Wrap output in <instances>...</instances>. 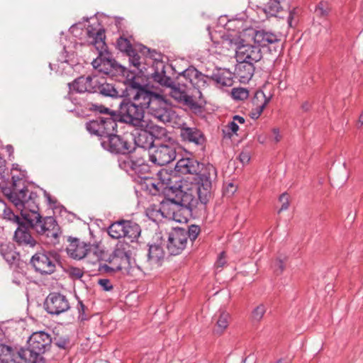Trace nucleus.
<instances>
[{
    "label": "nucleus",
    "mask_w": 363,
    "mask_h": 363,
    "mask_svg": "<svg viewBox=\"0 0 363 363\" xmlns=\"http://www.w3.org/2000/svg\"><path fill=\"white\" fill-rule=\"evenodd\" d=\"M217 170L213 164H208L203 171L199 174L198 179L190 187L179 185L174 189L172 197H168L161 202L160 211L164 216L163 211L169 209L172 211V219L177 222H182L177 218V213L175 208L185 211L187 214H191L197 208H204L205 205L211 197L213 182L216 179ZM168 217V216H164Z\"/></svg>",
    "instance_id": "1"
},
{
    "label": "nucleus",
    "mask_w": 363,
    "mask_h": 363,
    "mask_svg": "<svg viewBox=\"0 0 363 363\" xmlns=\"http://www.w3.org/2000/svg\"><path fill=\"white\" fill-rule=\"evenodd\" d=\"M125 86V95L118 109L112 112L111 118L116 123L121 122L142 128L145 123L144 116L147 105V86L136 82L134 78L128 80Z\"/></svg>",
    "instance_id": "2"
},
{
    "label": "nucleus",
    "mask_w": 363,
    "mask_h": 363,
    "mask_svg": "<svg viewBox=\"0 0 363 363\" xmlns=\"http://www.w3.org/2000/svg\"><path fill=\"white\" fill-rule=\"evenodd\" d=\"M89 133L100 138L101 147L116 155H128L135 150L133 135L129 133L123 135L113 133L117 123L111 118L93 119L86 123Z\"/></svg>",
    "instance_id": "3"
},
{
    "label": "nucleus",
    "mask_w": 363,
    "mask_h": 363,
    "mask_svg": "<svg viewBox=\"0 0 363 363\" xmlns=\"http://www.w3.org/2000/svg\"><path fill=\"white\" fill-rule=\"evenodd\" d=\"M25 174H13L9 186H2L3 193L21 211L23 220L28 221L39 215L38 197L33 191H28L25 186Z\"/></svg>",
    "instance_id": "4"
},
{
    "label": "nucleus",
    "mask_w": 363,
    "mask_h": 363,
    "mask_svg": "<svg viewBox=\"0 0 363 363\" xmlns=\"http://www.w3.org/2000/svg\"><path fill=\"white\" fill-rule=\"evenodd\" d=\"M152 78L154 82L160 85L170 87V96L180 104L195 111L201 108V106L194 100L193 96L187 94L184 86H180L179 84L175 86L173 79L167 76L165 65L162 62L156 63L155 72L152 74Z\"/></svg>",
    "instance_id": "5"
},
{
    "label": "nucleus",
    "mask_w": 363,
    "mask_h": 363,
    "mask_svg": "<svg viewBox=\"0 0 363 363\" xmlns=\"http://www.w3.org/2000/svg\"><path fill=\"white\" fill-rule=\"evenodd\" d=\"M52 342L50 335L44 332L33 333L28 340V347L21 348L26 363H45L43 354L50 349Z\"/></svg>",
    "instance_id": "6"
},
{
    "label": "nucleus",
    "mask_w": 363,
    "mask_h": 363,
    "mask_svg": "<svg viewBox=\"0 0 363 363\" xmlns=\"http://www.w3.org/2000/svg\"><path fill=\"white\" fill-rule=\"evenodd\" d=\"M147 109L149 114L162 123H169L174 127L178 123L176 122L177 115L176 112L169 106L167 101L160 94H157L147 87Z\"/></svg>",
    "instance_id": "7"
},
{
    "label": "nucleus",
    "mask_w": 363,
    "mask_h": 363,
    "mask_svg": "<svg viewBox=\"0 0 363 363\" xmlns=\"http://www.w3.org/2000/svg\"><path fill=\"white\" fill-rule=\"evenodd\" d=\"M28 223L30 228L35 230L38 234L48 238L49 242L52 244L57 242L60 230L57 221L53 217L47 216L43 218L39 214L28 220Z\"/></svg>",
    "instance_id": "8"
},
{
    "label": "nucleus",
    "mask_w": 363,
    "mask_h": 363,
    "mask_svg": "<svg viewBox=\"0 0 363 363\" xmlns=\"http://www.w3.org/2000/svg\"><path fill=\"white\" fill-rule=\"evenodd\" d=\"M6 216L9 220L18 225L13 234L15 243L23 249L33 248L36 245L37 241L30 232L29 228L30 227L28 221L23 220L22 218L11 211H9Z\"/></svg>",
    "instance_id": "9"
},
{
    "label": "nucleus",
    "mask_w": 363,
    "mask_h": 363,
    "mask_svg": "<svg viewBox=\"0 0 363 363\" xmlns=\"http://www.w3.org/2000/svg\"><path fill=\"white\" fill-rule=\"evenodd\" d=\"M106 262L123 274L134 276L136 271L140 269L138 267L132 264L130 251L125 250L122 246H117Z\"/></svg>",
    "instance_id": "10"
},
{
    "label": "nucleus",
    "mask_w": 363,
    "mask_h": 363,
    "mask_svg": "<svg viewBox=\"0 0 363 363\" xmlns=\"http://www.w3.org/2000/svg\"><path fill=\"white\" fill-rule=\"evenodd\" d=\"M176 149L177 144L171 140L156 145L152 151L148 152L149 160L158 166L166 165L175 160Z\"/></svg>",
    "instance_id": "11"
},
{
    "label": "nucleus",
    "mask_w": 363,
    "mask_h": 363,
    "mask_svg": "<svg viewBox=\"0 0 363 363\" xmlns=\"http://www.w3.org/2000/svg\"><path fill=\"white\" fill-rule=\"evenodd\" d=\"M230 45L235 50L237 60L255 64L262 58V52L257 44H244L243 40L238 38L231 40Z\"/></svg>",
    "instance_id": "12"
},
{
    "label": "nucleus",
    "mask_w": 363,
    "mask_h": 363,
    "mask_svg": "<svg viewBox=\"0 0 363 363\" xmlns=\"http://www.w3.org/2000/svg\"><path fill=\"white\" fill-rule=\"evenodd\" d=\"M68 241L69 243L66 249L67 255L74 259H82L91 254L97 259L101 257L103 252L99 248L98 245L87 244L81 242L77 238L71 237L69 238Z\"/></svg>",
    "instance_id": "13"
},
{
    "label": "nucleus",
    "mask_w": 363,
    "mask_h": 363,
    "mask_svg": "<svg viewBox=\"0 0 363 363\" xmlns=\"http://www.w3.org/2000/svg\"><path fill=\"white\" fill-rule=\"evenodd\" d=\"M179 76L189 81L194 88L195 93L192 94L191 96H193L194 100L199 104L196 99L202 97L201 90L208 86L211 82V77L203 74L193 66L189 67L179 73ZM187 94L190 96L188 93Z\"/></svg>",
    "instance_id": "14"
},
{
    "label": "nucleus",
    "mask_w": 363,
    "mask_h": 363,
    "mask_svg": "<svg viewBox=\"0 0 363 363\" xmlns=\"http://www.w3.org/2000/svg\"><path fill=\"white\" fill-rule=\"evenodd\" d=\"M56 254L43 251L35 253L30 259L35 270L41 274H51L56 269Z\"/></svg>",
    "instance_id": "15"
},
{
    "label": "nucleus",
    "mask_w": 363,
    "mask_h": 363,
    "mask_svg": "<svg viewBox=\"0 0 363 363\" xmlns=\"http://www.w3.org/2000/svg\"><path fill=\"white\" fill-rule=\"evenodd\" d=\"M99 57L91 62L94 69H98L99 72L106 74H114L115 73L124 72L125 68L118 64L111 55L104 51H99Z\"/></svg>",
    "instance_id": "16"
},
{
    "label": "nucleus",
    "mask_w": 363,
    "mask_h": 363,
    "mask_svg": "<svg viewBox=\"0 0 363 363\" xmlns=\"http://www.w3.org/2000/svg\"><path fill=\"white\" fill-rule=\"evenodd\" d=\"M187 244L186 233L182 228H175L169 233L167 248L171 255H178L182 252Z\"/></svg>",
    "instance_id": "17"
},
{
    "label": "nucleus",
    "mask_w": 363,
    "mask_h": 363,
    "mask_svg": "<svg viewBox=\"0 0 363 363\" xmlns=\"http://www.w3.org/2000/svg\"><path fill=\"white\" fill-rule=\"evenodd\" d=\"M45 308L51 315H59L68 311L70 308L65 296L59 293H51L45 299Z\"/></svg>",
    "instance_id": "18"
},
{
    "label": "nucleus",
    "mask_w": 363,
    "mask_h": 363,
    "mask_svg": "<svg viewBox=\"0 0 363 363\" xmlns=\"http://www.w3.org/2000/svg\"><path fill=\"white\" fill-rule=\"evenodd\" d=\"M180 128V137L184 142L194 144V145L203 147L206 143V137L203 133L196 127H189L186 123H178Z\"/></svg>",
    "instance_id": "19"
},
{
    "label": "nucleus",
    "mask_w": 363,
    "mask_h": 363,
    "mask_svg": "<svg viewBox=\"0 0 363 363\" xmlns=\"http://www.w3.org/2000/svg\"><path fill=\"white\" fill-rule=\"evenodd\" d=\"M208 164H201L192 158H182L177 162L175 170L182 174H195V179H198Z\"/></svg>",
    "instance_id": "20"
},
{
    "label": "nucleus",
    "mask_w": 363,
    "mask_h": 363,
    "mask_svg": "<svg viewBox=\"0 0 363 363\" xmlns=\"http://www.w3.org/2000/svg\"><path fill=\"white\" fill-rule=\"evenodd\" d=\"M94 93H98L104 97L121 99L125 95V90L120 91L114 84L106 82L104 78L96 76Z\"/></svg>",
    "instance_id": "21"
},
{
    "label": "nucleus",
    "mask_w": 363,
    "mask_h": 363,
    "mask_svg": "<svg viewBox=\"0 0 363 363\" xmlns=\"http://www.w3.org/2000/svg\"><path fill=\"white\" fill-rule=\"evenodd\" d=\"M96 75L92 74L87 77L82 76L77 78L72 83H69L70 90L77 93L90 92L94 93V82H96Z\"/></svg>",
    "instance_id": "22"
},
{
    "label": "nucleus",
    "mask_w": 363,
    "mask_h": 363,
    "mask_svg": "<svg viewBox=\"0 0 363 363\" xmlns=\"http://www.w3.org/2000/svg\"><path fill=\"white\" fill-rule=\"evenodd\" d=\"M234 74L240 83L246 84L252 79L255 72V66L252 62L237 60Z\"/></svg>",
    "instance_id": "23"
},
{
    "label": "nucleus",
    "mask_w": 363,
    "mask_h": 363,
    "mask_svg": "<svg viewBox=\"0 0 363 363\" xmlns=\"http://www.w3.org/2000/svg\"><path fill=\"white\" fill-rule=\"evenodd\" d=\"M21 359L24 360V356L21 354V348L16 351L10 346L0 345V361L1 363H21Z\"/></svg>",
    "instance_id": "24"
},
{
    "label": "nucleus",
    "mask_w": 363,
    "mask_h": 363,
    "mask_svg": "<svg viewBox=\"0 0 363 363\" xmlns=\"http://www.w3.org/2000/svg\"><path fill=\"white\" fill-rule=\"evenodd\" d=\"M269 101L270 97H267L263 91H257L252 101L254 108L251 117L258 118Z\"/></svg>",
    "instance_id": "25"
},
{
    "label": "nucleus",
    "mask_w": 363,
    "mask_h": 363,
    "mask_svg": "<svg viewBox=\"0 0 363 363\" xmlns=\"http://www.w3.org/2000/svg\"><path fill=\"white\" fill-rule=\"evenodd\" d=\"M254 42L259 47H265L279 41V36L271 31L265 30H257L254 35Z\"/></svg>",
    "instance_id": "26"
},
{
    "label": "nucleus",
    "mask_w": 363,
    "mask_h": 363,
    "mask_svg": "<svg viewBox=\"0 0 363 363\" xmlns=\"http://www.w3.org/2000/svg\"><path fill=\"white\" fill-rule=\"evenodd\" d=\"M147 257V262L150 267H160L164 257V252L160 245H150Z\"/></svg>",
    "instance_id": "27"
},
{
    "label": "nucleus",
    "mask_w": 363,
    "mask_h": 363,
    "mask_svg": "<svg viewBox=\"0 0 363 363\" xmlns=\"http://www.w3.org/2000/svg\"><path fill=\"white\" fill-rule=\"evenodd\" d=\"M133 143L135 147L138 146L145 150L154 148V135L149 131L141 129L136 136L133 135Z\"/></svg>",
    "instance_id": "28"
},
{
    "label": "nucleus",
    "mask_w": 363,
    "mask_h": 363,
    "mask_svg": "<svg viewBox=\"0 0 363 363\" xmlns=\"http://www.w3.org/2000/svg\"><path fill=\"white\" fill-rule=\"evenodd\" d=\"M125 228L123 230V237L128 241L133 242L138 240L141 233V228L140 225L132 220H128L125 222Z\"/></svg>",
    "instance_id": "29"
},
{
    "label": "nucleus",
    "mask_w": 363,
    "mask_h": 363,
    "mask_svg": "<svg viewBox=\"0 0 363 363\" xmlns=\"http://www.w3.org/2000/svg\"><path fill=\"white\" fill-rule=\"evenodd\" d=\"M211 80L223 86H230L233 84L231 73L223 70H218L213 73L211 76Z\"/></svg>",
    "instance_id": "30"
},
{
    "label": "nucleus",
    "mask_w": 363,
    "mask_h": 363,
    "mask_svg": "<svg viewBox=\"0 0 363 363\" xmlns=\"http://www.w3.org/2000/svg\"><path fill=\"white\" fill-rule=\"evenodd\" d=\"M128 220H118L111 223L108 228V235L114 239H120L123 237V230L125 228V222Z\"/></svg>",
    "instance_id": "31"
},
{
    "label": "nucleus",
    "mask_w": 363,
    "mask_h": 363,
    "mask_svg": "<svg viewBox=\"0 0 363 363\" xmlns=\"http://www.w3.org/2000/svg\"><path fill=\"white\" fill-rule=\"evenodd\" d=\"M157 177L160 179L162 185H165L164 189H168V196L169 197V192L172 194L174 191V189L178 187L173 185V178L171 177L170 174L166 169L160 170L157 173ZM174 179H176V177H174Z\"/></svg>",
    "instance_id": "32"
},
{
    "label": "nucleus",
    "mask_w": 363,
    "mask_h": 363,
    "mask_svg": "<svg viewBox=\"0 0 363 363\" xmlns=\"http://www.w3.org/2000/svg\"><path fill=\"white\" fill-rule=\"evenodd\" d=\"M0 253L9 264L13 263L19 256L18 253L14 250L13 246L7 244L1 245Z\"/></svg>",
    "instance_id": "33"
},
{
    "label": "nucleus",
    "mask_w": 363,
    "mask_h": 363,
    "mask_svg": "<svg viewBox=\"0 0 363 363\" xmlns=\"http://www.w3.org/2000/svg\"><path fill=\"white\" fill-rule=\"evenodd\" d=\"M87 34L89 37L94 38L93 43L96 48L99 51H106V43L104 41L105 35L104 30L99 29L96 33H94L91 30H87Z\"/></svg>",
    "instance_id": "34"
},
{
    "label": "nucleus",
    "mask_w": 363,
    "mask_h": 363,
    "mask_svg": "<svg viewBox=\"0 0 363 363\" xmlns=\"http://www.w3.org/2000/svg\"><path fill=\"white\" fill-rule=\"evenodd\" d=\"M230 314L225 311H219L218 318L216 320L214 332L217 334H221L228 328L229 323Z\"/></svg>",
    "instance_id": "35"
},
{
    "label": "nucleus",
    "mask_w": 363,
    "mask_h": 363,
    "mask_svg": "<svg viewBox=\"0 0 363 363\" xmlns=\"http://www.w3.org/2000/svg\"><path fill=\"white\" fill-rule=\"evenodd\" d=\"M281 9V6L279 0H268L263 9L264 12L271 16H277Z\"/></svg>",
    "instance_id": "36"
},
{
    "label": "nucleus",
    "mask_w": 363,
    "mask_h": 363,
    "mask_svg": "<svg viewBox=\"0 0 363 363\" xmlns=\"http://www.w3.org/2000/svg\"><path fill=\"white\" fill-rule=\"evenodd\" d=\"M149 171L150 167L143 158L135 159V165L133 173L138 174L141 178H146L145 175L146 173H148Z\"/></svg>",
    "instance_id": "37"
},
{
    "label": "nucleus",
    "mask_w": 363,
    "mask_h": 363,
    "mask_svg": "<svg viewBox=\"0 0 363 363\" xmlns=\"http://www.w3.org/2000/svg\"><path fill=\"white\" fill-rule=\"evenodd\" d=\"M88 106H89V109L91 111L107 115V116H100V117L96 118L95 119H99L101 118H112V112L114 111L107 107H105L102 104L91 103V104H88Z\"/></svg>",
    "instance_id": "38"
},
{
    "label": "nucleus",
    "mask_w": 363,
    "mask_h": 363,
    "mask_svg": "<svg viewBox=\"0 0 363 363\" xmlns=\"http://www.w3.org/2000/svg\"><path fill=\"white\" fill-rule=\"evenodd\" d=\"M267 311V306L260 303L256 306L252 311V319L253 321L259 322Z\"/></svg>",
    "instance_id": "39"
},
{
    "label": "nucleus",
    "mask_w": 363,
    "mask_h": 363,
    "mask_svg": "<svg viewBox=\"0 0 363 363\" xmlns=\"http://www.w3.org/2000/svg\"><path fill=\"white\" fill-rule=\"evenodd\" d=\"M330 11V8L327 2L320 1L315 9V13L318 17L325 18L326 17Z\"/></svg>",
    "instance_id": "40"
},
{
    "label": "nucleus",
    "mask_w": 363,
    "mask_h": 363,
    "mask_svg": "<svg viewBox=\"0 0 363 363\" xmlns=\"http://www.w3.org/2000/svg\"><path fill=\"white\" fill-rule=\"evenodd\" d=\"M117 48L120 51L125 52L126 54L135 49L133 48L130 42L127 38L123 37H120L117 40Z\"/></svg>",
    "instance_id": "41"
},
{
    "label": "nucleus",
    "mask_w": 363,
    "mask_h": 363,
    "mask_svg": "<svg viewBox=\"0 0 363 363\" xmlns=\"http://www.w3.org/2000/svg\"><path fill=\"white\" fill-rule=\"evenodd\" d=\"M184 232L186 233V240L187 241L189 238L191 241H194L200 233V228L198 225H191L187 230L184 228Z\"/></svg>",
    "instance_id": "42"
},
{
    "label": "nucleus",
    "mask_w": 363,
    "mask_h": 363,
    "mask_svg": "<svg viewBox=\"0 0 363 363\" xmlns=\"http://www.w3.org/2000/svg\"><path fill=\"white\" fill-rule=\"evenodd\" d=\"M135 165V159L133 157H128L124 160L119 162V166L121 169L127 172H133L134 167Z\"/></svg>",
    "instance_id": "43"
},
{
    "label": "nucleus",
    "mask_w": 363,
    "mask_h": 363,
    "mask_svg": "<svg viewBox=\"0 0 363 363\" xmlns=\"http://www.w3.org/2000/svg\"><path fill=\"white\" fill-rule=\"evenodd\" d=\"M226 129L223 130V133L225 137H228V138H230L233 135V134H235L237 131L239 129V126L238 123L235 121H232L228 123V124L226 125Z\"/></svg>",
    "instance_id": "44"
},
{
    "label": "nucleus",
    "mask_w": 363,
    "mask_h": 363,
    "mask_svg": "<svg viewBox=\"0 0 363 363\" xmlns=\"http://www.w3.org/2000/svg\"><path fill=\"white\" fill-rule=\"evenodd\" d=\"M65 272L67 274L73 279H79L84 275L82 269L75 267H69L66 269Z\"/></svg>",
    "instance_id": "45"
},
{
    "label": "nucleus",
    "mask_w": 363,
    "mask_h": 363,
    "mask_svg": "<svg viewBox=\"0 0 363 363\" xmlns=\"http://www.w3.org/2000/svg\"><path fill=\"white\" fill-rule=\"evenodd\" d=\"M248 91L245 88H234L232 90V96L237 100H244L248 97Z\"/></svg>",
    "instance_id": "46"
},
{
    "label": "nucleus",
    "mask_w": 363,
    "mask_h": 363,
    "mask_svg": "<svg viewBox=\"0 0 363 363\" xmlns=\"http://www.w3.org/2000/svg\"><path fill=\"white\" fill-rule=\"evenodd\" d=\"M53 343L60 349H67L69 344V339L67 336H57L54 338Z\"/></svg>",
    "instance_id": "47"
},
{
    "label": "nucleus",
    "mask_w": 363,
    "mask_h": 363,
    "mask_svg": "<svg viewBox=\"0 0 363 363\" xmlns=\"http://www.w3.org/2000/svg\"><path fill=\"white\" fill-rule=\"evenodd\" d=\"M5 164L6 161L4 158L0 157V187L2 189V186H9L7 182L9 180L8 174L5 176Z\"/></svg>",
    "instance_id": "48"
},
{
    "label": "nucleus",
    "mask_w": 363,
    "mask_h": 363,
    "mask_svg": "<svg viewBox=\"0 0 363 363\" xmlns=\"http://www.w3.org/2000/svg\"><path fill=\"white\" fill-rule=\"evenodd\" d=\"M129 57V61L132 65L135 67L139 69L140 66V57L136 52V49L131 50L129 53L127 54Z\"/></svg>",
    "instance_id": "49"
},
{
    "label": "nucleus",
    "mask_w": 363,
    "mask_h": 363,
    "mask_svg": "<svg viewBox=\"0 0 363 363\" xmlns=\"http://www.w3.org/2000/svg\"><path fill=\"white\" fill-rule=\"evenodd\" d=\"M85 308H86V306H84L83 302L82 301H79L78 306H77V309H78V312H79L78 318L81 321H84V320H86L88 319V317L85 315Z\"/></svg>",
    "instance_id": "50"
},
{
    "label": "nucleus",
    "mask_w": 363,
    "mask_h": 363,
    "mask_svg": "<svg viewBox=\"0 0 363 363\" xmlns=\"http://www.w3.org/2000/svg\"><path fill=\"white\" fill-rule=\"evenodd\" d=\"M279 201L282 203L281 208L279 210V213L288 209L289 206V202L288 199V195L286 193L282 194L279 196Z\"/></svg>",
    "instance_id": "51"
},
{
    "label": "nucleus",
    "mask_w": 363,
    "mask_h": 363,
    "mask_svg": "<svg viewBox=\"0 0 363 363\" xmlns=\"http://www.w3.org/2000/svg\"><path fill=\"white\" fill-rule=\"evenodd\" d=\"M99 271L101 272L107 273V274H112L114 272H116L117 271L115 269L113 266L110 264H102L99 265Z\"/></svg>",
    "instance_id": "52"
},
{
    "label": "nucleus",
    "mask_w": 363,
    "mask_h": 363,
    "mask_svg": "<svg viewBox=\"0 0 363 363\" xmlns=\"http://www.w3.org/2000/svg\"><path fill=\"white\" fill-rule=\"evenodd\" d=\"M98 283L106 291H108L113 289V285L109 279H101L99 280Z\"/></svg>",
    "instance_id": "53"
},
{
    "label": "nucleus",
    "mask_w": 363,
    "mask_h": 363,
    "mask_svg": "<svg viewBox=\"0 0 363 363\" xmlns=\"http://www.w3.org/2000/svg\"><path fill=\"white\" fill-rule=\"evenodd\" d=\"M239 160L242 164H247L250 160V155L247 151H242L239 155Z\"/></svg>",
    "instance_id": "54"
},
{
    "label": "nucleus",
    "mask_w": 363,
    "mask_h": 363,
    "mask_svg": "<svg viewBox=\"0 0 363 363\" xmlns=\"http://www.w3.org/2000/svg\"><path fill=\"white\" fill-rule=\"evenodd\" d=\"M296 14H297L296 9L294 8L292 10H290L289 14V16H288V19H287L289 26L290 27H293V21H294V17H295V16Z\"/></svg>",
    "instance_id": "55"
},
{
    "label": "nucleus",
    "mask_w": 363,
    "mask_h": 363,
    "mask_svg": "<svg viewBox=\"0 0 363 363\" xmlns=\"http://www.w3.org/2000/svg\"><path fill=\"white\" fill-rule=\"evenodd\" d=\"M311 103L308 101H306L303 102L301 104V109L304 112H308L311 110Z\"/></svg>",
    "instance_id": "56"
},
{
    "label": "nucleus",
    "mask_w": 363,
    "mask_h": 363,
    "mask_svg": "<svg viewBox=\"0 0 363 363\" xmlns=\"http://www.w3.org/2000/svg\"><path fill=\"white\" fill-rule=\"evenodd\" d=\"M276 265L277 266V268L275 269V272L277 274L281 273L284 269V265L283 262L281 260H279L277 262Z\"/></svg>",
    "instance_id": "57"
},
{
    "label": "nucleus",
    "mask_w": 363,
    "mask_h": 363,
    "mask_svg": "<svg viewBox=\"0 0 363 363\" xmlns=\"http://www.w3.org/2000/svg\"><path fill=\"white\" fill-rule=\"evenodd\" d=\"M272 133L274 134V140L275 143H278L281 140V135L279 134V130L278 128H274L272 130Z\"/></svg>",
    "instance_id": "58"
},
{
    "label": "nucleus",
    "mask_w": 363,
    "mask_h": 363,
    "mask_svg": "<svg viewBox=\"0 0 363 363\" xmlns=\"http://www.w3.org/2000/svg\"><path fill=\"white\" fill-rule=\"evenodd\" d=\"M139 51L144 55H147L150 52V49L143 45H138Z\"/></svg>",
    "instance_id": "59"
},
{
    "label": "nucleus",
    "mask_w": 363,
    "mask_h": 363,
    "mask_svg": "<svg viewBox=\"0 0 363 363\" xmlns=\"http://www.w3.org/2000/svg\"><path fill=\"white\" fill-rule=\"evenodd\" d=\"M233 121H235L237 123H239L240 124H243L245 121V118L240 116L235 115L233 118Z\"/></svg>",
    "instance_id": "60"
},
{
    "label": "nucleus",
    "mask_w": 363,
    "mask_h": 363,
    "mask_svg": "<svg viewBox=\"0 0 363 363\" xmlns=\"http://www.w3.org/2000/svg\"><path fill=\"white\" fill-rule=\"evenodd\" d=\"M223 255H224V252H221V253H220V257H219V258H218V259L217 260L216 264H217L218 267H223V266L224 265V264H225V260H224V259H223Z\"/></svg>",
    "instance_id": "61"
},
{
    "label": "nucleus",
    "mask_w": 363,
    "mask_h": 363,
    "mask_svg": "<svg viewBox=\"0 0 363 363\" xmlns=\"http://www.w3.org/2000/svg\"><path fill=\"white\" fill-rule=\"evenodd\" d=\"M44 194H45V196L47 199L48 202L50 204L55 203V201L52 200V199L51 196L50 195V194H48L47 191H45Z\"/></svg>",
    "instance_id": "62"
},
{
    "label": "nucleus",
    "mask_w": 363,
    "mask_h": 363,
    "mask_svg": "<svg viewBox=\"0 0 363 363\" xmlns=\"http://www.w3.org/2000/svg\"><path fill=\"white\" fill-rule=\"evenodd\" d=\"M357 125L358 128H361L363 125V112L359 117Z\"/></svg>",
    "instance_id": "63"
},
{
    "label": "nucleus",
    "mask_w": 363,
    "mask_h": 363,
    "mask_svg": "<svg viewBox=\"0 0 363 363\" xmlns=\"http://www.w3.org/2000/svg\"><path fill=\"white\" fill-rule=\"evenodd\" d=\"M6 149L9 155H11L13 152V147L11 145H6Z\"/></svg>",
    "instance_id": "64"
}]
</instances>
